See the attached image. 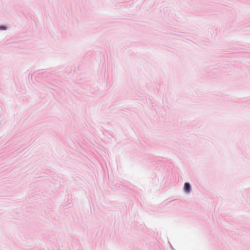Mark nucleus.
<instances>
[{"label": "nucleus", "instance_id": "obj_1", "mask_svg": "<svg viewBox=\"0 0 250 250\" xmlns=\"http://www.w3.org/2000/svg\"><path fill=\"white\" fill-rule=\"evenodd\" d=\"M190 188L191 187L190 184L188 183H186L184 185V190L188 193L190 191Z\"/></svg>", "mask_w": 250, "mask_h": 250}, {"label": "nucleus", "instance_id": "obj_2", "mask_svg": "<svg viewBox=\"0 0 250 250\" xmlns=\"http://www.w3.org/2000/svg\"><path fill=\"white\" fill-rule=\"evenodd\" d=\"M0 29L5 30V27L4 26H0Z\"/></svg>", "mask_w": 250, "mask_h": 250}]
</instances>
